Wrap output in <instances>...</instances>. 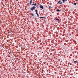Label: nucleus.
<instances>
[{
    "label": "nucleus",
    "mask_w": 78,
    "mask_h": 78,
    "mask_svg": "<svg viewBox=\"0 0 78 78\" xmlns=\"http://www.w3.org/2000/svg\"><path fill=\"white\" fill-rule=\"evenodd\" d=\"M40 7L41 8H42V9H44V7H43V6L42 5H40Z\"/></svg>",
    "instance_id": "obj_3"
},
{
    "label": "nucleus",
    "mask_w": 78,
    "mask_h": 78,
    "mask_svg": "<svg viewBox=\"0 0 78 78\" xmlns=\"http://www.w3.org/2000/svg\"><path fill=\"white\" fill-rule=\"evenodd\" d=\"M35 12H36V13H37V9L35 10Z\"/></svg>",
    "instance_id": "obj_8"
},
{
    "label": "nucleus",
    "mask_w": 78,
    "mask_h": 78,
    "mask_svg": "<svg viewBox=\"0 0 78 78\" xmlns=\"http://www.w3.org/2000/svg\"><path fill=\"white\" fill-rule=\"evenodd\" d=\"M31 0V1H32V0Z\"/></svg>",
    "instance_id": "obj_16"
},
{
    "label": "nucleus",
    "mask_w": 78,
    "mask_h": 78,
    "mask_svg": "<svg viewBox=\"0 0 78 78\" xmlns=\"http://www.w3.org/2000/svg\"><path fill=\"white\" fill-rule=\"evenodd\" d=\"M31 16H34V15L33 14V13H32V14H31Z\"/></svg>",
    "instance_id": "obj_9"
},
{
    "label": "nucleus",
    "mask_w": 78,
    "mask_h": 78,
    "mask_svg": "<svg viewBox=\"0 0 78 78\" xmlns=\"http://www.w3.org/2000/svg\"><path fill=\"white\" fill-rule=\"evenodd\" d=\"M78 62L77 61H74V63H78Z\"/></svg>",
    "instance_id": "obj_4"
},
{
    "label": "nucleus",
    "mask_w": 78,
    "mask_h": 78,
    "mask_svg": "<svg viewBox=\"0 0 78 78\" xmlns=\"http://www.w3.org/2000/svg\"><path fill=\"white\" fill-rule=\"evenodd\" d=\"M36 14H37V16L38 17H39V15L38 14V13H36Z\"/></svg>",
    "instance_id": "obj_7"
},
{
    "label": "nucleus",
    "mask_w": 78,
    "mask_h": 78,
    "mask_svg": "<svg viewBox=\"0 0 78 78\" xmlns=\"http://www.w3.org/2000/svg\"><path fill=\"white\" fill-rule=\"evenodd\" d=\"M37 5L36 4H32V5H34V6H36V5Z\"/></svg>",
    "instance_id": "obj_5"
},
{
    "label": "nucleus",
    "mask_w": 78,
    "mask_h": 78,
    "mask_svg": "<svg viewBox=\"0 0 78 78\" xmlns=\"http://www.w3.org/2000/svg\"><path fill=\"white\" fill-rule=\"evenodd\" d=\"M56 20H58V21H59V19H56Z\"/></svg>",
    "instance_id": "obj_11"
},
{
    "label": "nucleus",
    "mask_w": 78,
    "mask_h": 78,
    "mask_svg": "<svg viewBox=\"0 0 78 78\" xmlns=\"http://www.w3.org/2000/svg\"><path fill=\"white\" fill-rule=\"evenodd\" d=\"M59 9H57V10H56V11H59Z\"/></svg>",
    "instance_id": "obj_10"
},
{
    "label": "nucleus",
    "mask_w": 78,
    "mask_h": 78,
    "mask_svg": "<svg viewBox=\"0 0 78 78\" xmlns=\"http://www.w3.org/2000/svg\"><path fill=\"white\" fill-rule=\"evenodd\" d=\"M49 8H51V7H50Z\"/></svg>",
    "instance_id": "obj_14"
},
{
    "label": "nucleus",
    "mask_w": 78,
    "mask_h": 78,
    "mask_svg": "<svg viewBox=\"0 0 78 78\" xmlns=\"http://www.w3.org/2000/svg\"><path fill=\"white\" fill-rule=\"evenodd\" d=\"M31 2V1H30V2Z\"/></svg>",
    "instance_id": "obj_15"
},
{
    "label": "nucleus",
    "mask_w": 78,
    "mask_h": 78,
    "mask_svg": "<svg viewBox=\"0 0 78 78\" xmlns=\"http://www.w3.org/2000/svg\"><path fill=\"white\" fill-rule=\"evenodd\" d=\"M40 19H42V18H44V17H40Z\"/></svg>",
    "instance_id": "obj_13"
},
{
    "label": "nucleus",
    "mask_w": 78,
    "mask_h": 78,
    "mask_svg": "<svg viewBox=\"0 0 78 78\" xmlns=\"http://www.w3.org/2000/svg\"><path fill=\"white\" fill-rule=\"evenodd\" d=\"M76 5V3H74V5Z\"/></svg>",
    "instance_id": "obj_12"
},
{
    "label": "nucleus",
    "mask_w": 78,
    "mask_h": 78,
    "mask_svg": "<svg viewBox=\"0 0 78 78\" xmlns=\"http://www.w3.org/2000/svg\"><path fill=\"white\" fill-rule=\"evenodd\" d=\"M35 8H36V7L34 6L32 8H30V9L31 10V11H33L34 9H35Z\"/></svg>",
    "instance_id": "obj_1"
},
{
    "label": "nucleus",
    "mask_w": 78,
    "mask_h": 78,
    "mask_svg": "<svg viewBox=\"0 0 78 78\" xmlns=\"http://www.w3.org/2000/svg\"><path fill=\"white\" fill-rule=\"evenodd\" d=\"M62 2H66V1H67V0H62Z\"/></svg>",
    "instance_id": "obj_6"
},
{
    "label": "nucleus",
    "mask_w": 78,
    "mask_h": 78,
    "mask_svg": "<svg viewBox=\"0 0 78 78\" xmlns=\"http://www.w3.org/2000/svg\"><path fill=\"white\" fill-rule=\"evenodd\" d=\"M58 4H62V2L61 1H58Z\"/></svg>",
    "instance_id": "obj_2"
}]
</instances>
